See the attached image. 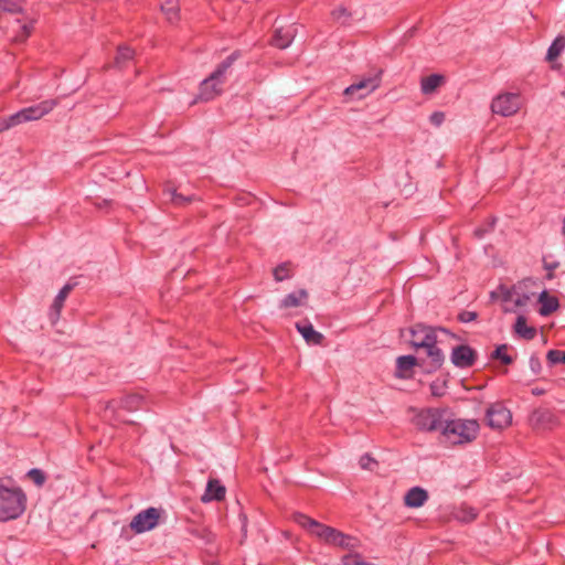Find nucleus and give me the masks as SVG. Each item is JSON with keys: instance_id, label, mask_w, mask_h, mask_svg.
Listing matches in <instances>:
<instances>
[{"instance_id": "nucleus-1", "label": "nucleus", "mask_w": 565, "mask_h": 565, "mask_svg": "<svg viewBox=\"0 0 565 565\" xmlns=\"http://www.w3.org/2000/svg\"><path fill=\"white\" fill-rule=\"evenodd\" d=\"M292 518L297 524L308 530L311 535L318 537L324 544L349 551L356 550L361 545L359 539L322 524L303 513H295Z\"/></svg>"}, {"instance_id": "nucleus-2", "label": "nucleus", "mask_w": 565, "mask_h": 565, "mask_svg": "<svg viewBox=\"0 0 565 565\" xmlns=\"http://www.w3.org/2000/svg\"><path fill=\"white\" fill-rule=\"evenodd\" d=\"M479 428L476 419H451L448 414L440 435L449 445H461L475 440Z\"/></svg>"}, {"instance_id": "nucleus-3", "label": "nucleus", "mask_w": 565, "mask_h": 565, "mask_svg": "<svg viewBox=\"0 0 565 565\" xmlns=\"http://www.w3.org/2000/svg\"><path fill=\"white\" fill-rule=\"evenodd\" d=\"M409 413H412L411 422L419 431L424 433H441L443 426L445 424V419L448 415L447 408H436V407H427V408H415L409 407Z\"/></svg>"}, {"instance_id": "nucleus-4", "label": "nucleus", "mask_w": 565, "mask_h": 565, "mask_svg": "<svg viewBox=\"0 0 565 565\" xmlns=\"http://www.w3.org/2000/svg\"><path fill=\"white\" fill-rule=\"evenodd\" d=\"M26 497L19 487L8 488L0 483V512L3 520H14L25 510Z\"/></svg>"}, {"instance_id": "nucleus-5", "label": "nucleus", "mask_w": 565, "mask_h": 565, "mask_svg": "<svg viewBox=\"0 0 565 565\" xmlns=\"http://www.w3.org/2000/svg\"><path fill=\"white\" fill-rule=\"evenodd\" d=\"M56 99H46L36 105L25 107L0 121V132L22 122L38 120L46 114L51 113L56 107Z\"/></svg>"}, {"instance_id": "nucleus-6", "label": "nucleus", "mask_w": 565, "mask_h": 565, "mask_svg": "<svg viewBox=\"0 0 565 565\" xmlns=\"http://www.w3.org/2000/svg\"><path fill=\"white\" fill-rule=\"evenodd\" d=\"M382 74V68L375 66L371 67L366 75L358 78L354 83L348 86L344 89V94L351 96L358 94L359 98L371 94L380 87Z\"/></svg>"}, {"instance_id": "nucleus-7", "label": "nucleus", "mask_w": 565, "mask_h": 565, "mask_svg": "<svg viewBox=\"0 0 565 565\" xmlns=\"http://www.w3.org/2000/svg\"><path fill=\"white\" fill-rule=\"evenodd\" d=\"M449 333L445 328H434L423 323H416L409 330L411 345L415 350L425 349L433 343H437V332Z\"/></svg>"}, {"instance_id": "nucleus-8", "label": "nucleus", "mask_w": 565, "mask_h": 565, "mask_svg": "<svg viewBox=\"0 0 565 565\" xmlns=\"http://www.w3.org/2000/svg\"><path fill=\"white\" fill-rule=\"evenodd\" d=\"M161 510L150 507L137 513L129 523L130 530L135 534H141L153 530L160 521Z\"/></svg>"}, {"instance_id": "nucleus-9", "label": "nucleus", "mask_w": 565, "mask_h": 565, "mask_svg": "<svg viewBox=\"0 0 565 565\" xmlns=\"http://www.w3.org/2000/svg\"><path fill=\"white\" fill-rule=\"evenodd\" d=\"M521 108V97L516 93H504L493 98L491 110L503 117L516 114Z\"/></svg>"}, {"instance_id": "nucleus-10", "label": "nucleus", "mask_w": 565, "mask_h": 565, "mask_svg": "<svg viewBox=\"0 0 565 565\" xmlns=\"http://www.w3.org/2000/svg\"><path fill=\"white\" fill-rule=\"evenodd\" d=\"M142 397L139 395H128L119 402H109L105 408V413H111L113 419L118 423H130L121 416V411L135 412L141 407Z\"/></svg>"}, {"instance_id": "nucleus-11", "label": "nucleus", "mask_w": 565, "mask_h": 565, "mask_svg": "<svg viewBox=\"0 0 565 565\" xmlns=\"http://www.w3.org/2000/svg\"><path fill=\"white\" fill-rule=\"evenodd\" d=\"M487 425L493 429H504L511 425L512 414L501 403H494L486 412Z\"/></svg>"}, {"instance_id": "nucleus-12", "label": "nucleus", "mask_w": 565, "mask_h": 565, "mask_svg": "<svg viewBox=\"0 0 565 565\" xmlns=\"http://www.w3.org/2000/svg\"><path fill=\"white\" fill-rule=\"evenodd\" d=\"M451 363L459 369L471 367L477 360V352L467 344H460L452 349Z\"/></svg>"}, {"instance_id": "nucleus-13", "label": "nucleus", "mask_w": 565, "mask_h": 565, "mask_svg": "<svg viewBox=\"0 0 565 565\" xmlns=\"http://www.w3.org/2000/svg\"><path fill=\"white\" fill-rule=\"evenodd\" d=\"M224 82L220 79H211V75L203 79L200 84L199 99L209 102L221 95Z\"/></svg>"}, {"instance_id": "nucleus-14", "label": "nucleus", "mask_w": 565, "mask_h": 565, "mask_svg": "<svg viewBox=\"0 0 565 565\" xmlns=\"http://www.w3.org/2000/svg\"><path fill=\"white\" fill-rule=\"evenodd\" d=\"M296 329L302 335L305 341L311 345H320L324 339L323 334L315 330L313 326L308 321L296 323Z\"/></svg>"}, {"instance_id": "nucleus-15", "label": "nucleus", "mask_w": 565, "mask_h": 565, "mask_svg": "<svg viewBox=\"0 0 565 565\" xmlns=\"http://www.w3.org/2000/svg\"><path fill=\"white\" fill-rule=\"evenodd\" d=\"M225 487L217 479H210L201 500L203 502L222 501L225 498Z\"/></svg>"}, {"instance_id": "nucleus-16", "label": "nucleus", "mask_w": 565, "mask_h": 565, "mask_svg": "<svg viewBox=\"0 0 565 565\" xmlns=\"http://www.w3.org/2000/svg\"><path fill=\"white\" fill-rule=\"evenodd\" d=\"M428 500V492L420 487L411 488L405 497L404 504L408 508H420Z\"/></svg>"}, {"instance_id": "nucleus-17", "label": "nucleus", "mask_w": 565, "mask_h": 565, "mask_svg": "<svg viewBox=\"0 0 565 565\" xmlns=\"http://www.w3.org/2000/svg\"><path fill=\"white\" fill-rule=\"evenodd\" d=\"M295 38V30L291 26L277 28L271 38V45L277 49L284 50L288 47Z\"/></svg>"}, {"instance_id": "nucleus-18", "label": "nucleus", "mask_w": 565, "mask_h": 565, "mask_svg": "<svg viewBox=\"0 0 565 565\" xmlns=\"http://www.w3.org/2000/svg\"><path fill=\"white\" fill-rule=\"evenodd\" d=\"M427 354V372H435L441 367L445 356L443 351L437 347V343H433L424 349Z\"/></svg>"}, {"instance_id": "nucleus-19", "label": "nucleus", "mask_w": 565, "mask_h": 565, "mask_svg": "<svg viewBox=\"0 0 565 565\" xmlns=\"http://www.w3.org/2000/svg\"><path fill=\"white\" fill-rule=\"evenodd\" d=\"M427 354V372H435L441 367L445 356L443 351L437 347V343H433L424 349Z\"/></svg>"}, {"instance_id": "nucleus-20", "label": "nucleus", "mask_w": 565, "mask_h": 565, "mask_svg": "<svg viewBox=\"0 0 565 565\" xmlns=\"http://www.w3.org/2000/svg\"><path fill=\"white\" fill-rule=\"evenodd\" d=\"M241 57L239 51H234L223 62H221L211 74V79H220L225 83L226 73L233 66L234 62Z\"/></svg>"}, {"instance_id": "nucleus-21", "label": "nucleus", "mask_w": 565, "mask_h": 565, "mask_svg": "<svg viewBox=\"0 0 565 565\" xmlns=\"http://www.w3.org/2000/svg\"><path fill=\"white\" fill-rule=\"evenodd\" d=\"M418 364V360L414 355H402L396 360V376L406 379L411 376L412 370Z\"/></svg>"}, {"instance_id": "nucleus-22", "label": "nucleus", "mask_w": 565, "mask_h": 565, "mask_svg": "<svg viewBox=\"0 0 565 565\" xmlns=\"http://www.w3.org/2000/svg\"><path fill=\"white\" fill-rule=\"evenodd\" d=\"M554 422V415L546 409L534 411L530 416L531 425L536 429H545Z\"/></svg>"}, {"instance_id": "nucleus-23", "label": "nucleus", "mask_w": 565, "mask_h": 565, "mask_svg": "<svg viewBox=\"0 0 565 565\" xmlns=\"http://www.w3.org/2000/svg\"><path fill=\"white\" fill-rule=\"evenodd\" d=\"M308 299V292L306 289H299L295 292L288 294L281 301L279 307L287 309L291 307H299L305 303Z\"/></svg>"}, {"instance_id": "nucleus-24", "label": "nucleus", "mask_w": 565, "mask_h": 565, "mask_svg": "<svg viewBox=\"0 0 565 565\" xmlns=\"http://www.w3.org/2000/svg\"><path fill=\"white\" fill-rule=\"evenodd\" d=\"M444 83L445 77L440 74H431L423 77L420 81L422 93L425 95L433 94Z\"/></svg>"}, {"instance_id": "nucleus-25", "label": "nucleus", "mask_w": 565, "mask_h": 565, "mask_svg": "<svg viewBox=\"0 0 565 565\" xmlns=\"http://www.w3.org/2000/svg\"><path fill=\"white\" fill-rule=\"evenodd\" d=\"M74 284L67 282L62 287V289L58 291L57 296L55 297L52 306L51 311L54 315V318L57 319L60 317L61 310L64 306V301L74 288Z\"/></svg>"}, {"instance_id": "nucleus-26", "label": "nucleus", "mask_w": 565, "mask_h": 565, "mask_svg": "<svg viewBox=\"0 0 565 565\" xmlns=\"http://www.w3.org/2000/svg\"><path fill=\"white\" fill-rule=\"evenodd\" d=\"M539 301L541 302L540 315L548 316L557 310L559 303L556 297L548 296L546 291L541 292L539 297Z\"/></svg>"}, {"instance_id": "nucleus-27", "label": "nucleus", "mask_w": 565, "mask_h": 565, "mask_svg": "<svg viewBox=\"0 0 565 565\" xmlns=\"http://www.w3.org/2000/svg\"><path fill=\"white\" fill-rule=\"evenodd\" d=\"M514 331L525 340H532L536 335V330L533 327H527L524 316H519L514 323Z\"/></svg>"}, {"instance_id": "nucleus-28", "label": "nucleus", "mask_w": 565, "mask_h": 565, "mask_svg": "<svg viewBox=\"0 0 565 565\" xmlns=\"http://www.w3.org/2000/svg\"><path fill=\"white\" fill-rule=\"evenodd\" d=\"M161 11L166 15L169 22H175L179 20V1L178 0H164L161 4Z\"/></svg>"}, {"instance_id": "nucleus-29", "label": "nucleus", "mask_w": 565, "mask_h": 565, "mask_svg": "<svg viewBox=\"0 0 565 565\" xmlns=\"http://www.w3.org/2000/svg\"><path fill=\"white\" fill-rule=\"evenodd\" d=\"M564 49H565V35L559 34L555 38V40L550 45L547 53H546V60L548 62L555 61L561 55V53L564 51Z\"/></svg>"}, {"instance_id": "nucleus-30", "label": "nucleus", "mask_w": 565, "mask_h": 565, "mask_svg": "<svg viewBox=\"0 0 565 565\" xmlns=\"http://www.w3.org/2000/svg\"><path fill=\"white\" fill-rule=\"evenodd\" d=\"M135 51L129 46H119L115 57V65L118 68H124L134 60Z\"/></svg>"}, {"instance_id": "nucleus-31", "label": "nucleus", "mask_w": 565, "mask_h": 565, "mask_svg": "<svg viewBox=\"0 0 565 565\" xmlns=\"http://www.w3.org/2000/svg\"><path fill=\"white\" fill-rule=\"evenodd\" d=\"M455 516L457 520L461 522L469 523L476 520V518L478 516V511L470 505L461 504L455 512Z\"/></svg>"}, {"instance_id": "nucleus-32", "label": "nucleus", "mask_w": 565, "mask_h": 565, "mask_svg": "<svg viewBox=\"0 0 565 565\" xmlns=\"http://www.w3.org/2000/svg\"><path fill=\"white\" fill-rule=\"evenodd\" d=\"M167 192H168V194L170 196V201L175 206H185V205H188L191 202L196 200L195 195H188V196H185V195H183L181 193H178L177 190H174V189L168 190Z\"/></svg>"}, {"instance_id": "nucleus-33", "label": "nucleus", "mask_w": 565, "mask_h": 565, "mask_svg": "<svg viewBox=\"0 0 565 565\" xmlns=\"http://www.w3.org/2000/svg\"><path fill=\"white\" fill-rule=\"evenodd\" d=\"M499 291H500V297H501L502 302H504V303L513 302L514 294H515L514 287L509 288L505 286H500ZM513 310H514L513 308H510L507 305L503 306L504 312H512Z\"/></svg>"}, {"instance_id": "nucleus-34", "label": "nucleus", "mask_w": 565, "mask_h": 565, "mask_svg": "<svg viewBox=\"0 0 565 565\" xmlns=\"http://www.w3.org/2000/svg\"><path fill=\"white\" fill-rule=\"evenodd\" d=\"M508 344H500L492 352L491 358L495 360H500L504 365H510L513 363V359L511 355L507 353Z\"/></svg>"}, {"instance_id": "nucleus-35", "label": "nucleus", "mask_w": 565, "mask_h": 565, "mask_svg": "<svg viewBox=\"0 0 565 565\" xmlns=\"http://www.w3.org/2000/svg\"><path fill=\"white\" fill-rule=\"evenodd\" d=\"M0 12L17 14L22 12V7L18 0H0Z\"/></svg>"}, {"instance_id": "nucleus-36", "label": "nucleus", "mask_w": 565, "mask_h": 565, "mask_svg": "<svg viewBox=\"0 0 565 565\" xmlns=\"http://www.w3.org/2000/svg\"><path fill=\"white\" fill-rule=\"evenodd\" d=\"M291 277L290 263H282L274 269V278L276 281H284Z\"/></svg>"}, {"instance_id": "nucleus-37", "label": "nucleus", "mask_w": 565, "mask_h": 565, "mask_svg": "<svg viewBox=\"0 0 565 565\" xmlns=\"http://www.w3.org/2000/svg\"><path fill=\"white\" fill-rule=\"evenodd\" d=\"M342 565H373L363 559L362 555L349 553L342 557Z\"/></svg>"}, {"instance_id": "nucleus-38", "label": "nucleus", "mask_w": 565, "mask_h": 565, "mask_svg": "<svg viewBox=\"0 0 565 565\" xmlns=\"http://www.w3.org/2000/svg\"><path fill=\"white\" fill-rule=\"evenodd\" d=\"M28 476L38 487H42L46 479L44 472L36 468L31 469Z\"/></svg>"}, {"instance_id": "nucleus-39", "label": "nucleus", "mask_w": 565, "mask_h": 565, "mask_svg": "<svg viewBox=\"0 0 565 565\" xmlns=\"http://www.w3.org/2000/svg\"><path fill=\"white\" fill-rule=\"evenodd\" d=\"M547 360L553 364L565 363V351L550 350L547 352Z\"/></svg>"}, {"instance_id": "nucleus-40", "label": "nucleus", "mask_w": 565, "mask_h": 565, "mask_svg": "<svg viewBox=\"0 0 565 565\" xmlns=\"http://www.w3.org/2000/svg\"><path fill=\"white\" fill-rule=\"evenodd\" d=\"M543 267L547 271L546 279L551 280L554 278V270L559 267V263L556 260L550 262L544 257Z\"/></svg>"}, {"instance_id": "nucleus-41", "label": "nucleus", "mask_w": 565, "mask_h": 565, "mask_svg": "<svg viewBox=\"0 0 565 565\" xmlns=\"http://www.w3.org/2000/svg\"><path fill=\"white\" fill-rule=\"evenodd\" d=\"M360 466L362 469L373 470L377 466V461L369 454H365L360 458Z\"/></svg>"}, {"instance_id": "nucleus-42", "label": "nucleus", "mask_w": 565, "mask_h": 565, "mask_svg": "<svg viewBox=\"0 0 565 565\" xmlns=\"http://www.w3.org/2000/svg\"><path fill=\"white\" fill-rule=\"evenodd\" d=\"M331 15L334 20H342L345 22L350 18V12L344 7H339L332 10Z\"/></svg>"}, {"instance_id": "nucleus-43", "label": "nucleus", "mask_w": 565, "mask_h": 565, "mask_svg": "<svg viewBox=\"0 0 565 565\" xmlns=\"http://www.w3.org/2000/svg\"><path fill=\"white\" fill-rule=\"evenodd\" d=\"M477 317H478L477 312L465 310L458 315V320L460 322L468 323V322L475 321L477 319Z\"/></svg>"}, {"instance_id": "nucleus-44", "label": "nucleus", "mask_w": 565, "mask_h": 565, "mask_svg": "<svg viewBox=\"0 0 565 565\" xmlns=\"http://www.w3.org/2000/svg\"><path fill=\"white\" fill-rule=\"evenodd\" d=\"M529 363H530V367H531V370H532L535 374H539V373H540V371H541V367H542V366H541L540 359H539V358H536V356H531V358H530Z\"/></svg>"}, {"instance_id": "nucleus-45", "label": "nucleus", "mask_w": 565, "mask_h": 565, "mask_svg": "<svg viewBox=\"0 0 565 565\" xmlns=\"http://www.w3.org/2000/svg\"><path fill=\"white\" fill-rule=\"evenodd\" d=\"M444 118H445L444 113L435 111L430 116V122L436 125V126H439L444 121Z\"/></svg>"}, {"instance_id": "nucleus-46", "label": "nucleus", "mask_w": 565, "mask_h": 565, "mask_svg": "<svg viewBox=\"0 0 565 565\" xmlns=\"http://www.w3.org/2000/svg\"><path fill=\"white\" fill-rule=\"evenodd\" d=\"M529 299H530V297L526 296V295L518 296L513 300L514 307H523V306H525L526 302L529 301Z\"/></svg>"}, {"instance_id": "nucleus-47", "label": "nucleus", "mask_w": 565, "mask_h": 565, "mask_svg": "<svg viewBox=\"0 0 565 565\" xmlns=\"http://www.w3.org/2000/svg\"><path fill=\"white\" fill-rule=\"evenodd\" d=\"M486 231L482 228L475 230V236L481 238L484 235Z\"/></svg>"}, {"instance_id": "nucleus-48", "label": "nucleus", "mask_w": 565, "mask_h": 565, "mask_svg": "<svg viewBox=\"0 0 565 565\" xmlns=\"http://www.w3.org/2000/svg\"><path fill=\"white\" fill-rule=\"evenodd\" d=\"M543 393H544V391H543V390H539V388L533 390V394H534V395H541V394H543Z\"/></svg>"}, {"instance_id": "nucleus-49", "label": "nucleus", "mask_w": 565, "mask_h": 565, "mask_svg": "<svg viewBox=\"0 0 565 565\" xmlns=\"http://www.w3.org/2000/svg\"><path fill=\"white\" fill-rule=\"evenodd\" d=\"M562 234H563V236L565 237V217L563 218V224H562Z\"/></svg>"}]
</instances>
